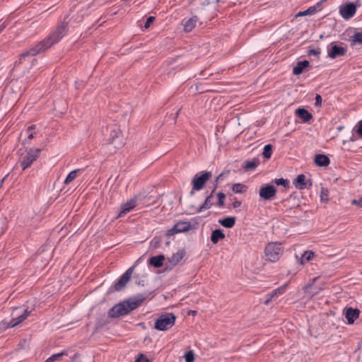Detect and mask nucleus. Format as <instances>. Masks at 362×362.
<instances>
[{
  "label": "nucleus",
  "mask_w": 362,
  "mask_h": 362,
  "mask_svg": "<svg viewBox=\"0 0 362 362\" xmlns=\"http://www.w3.org/2000/svg\"><path fill=\"white\" fill-rule=\"evenodd\" d=\"M68 30V25L66 23H62L56 27L47 37L39 42L36 45L25 50L19 57L18 63L21 64L23 59L29 56H35L40 53L44 52L50 48L54 44L59 42L60 40L65 35Z\"/></svg>",
  "instance_id": "f257e3e1"
},
{
  "label": "nucleus",
  "mask_w": 362,
  "mask_h": 362,
  "mask_svg": "<svg viewBox=\"0 0 362 362\" xmlns=\"http://www.w3.org/2000/svg\"><path fill=\"white\" fill-rule=\"evenodd\" d=\"M144 299V297L141 295L130 297L114 305L110 310L109 315L112 317L125 315L141 305Z\"/></svg>",
  "instance_id": "f03ea898"
},
{
  "label": "nucleus",
  "mask_w": 362,
  "mask_h": 362,
  "mask_svg": "<svg viewBox=\"0 0 362 362\" xmlns=\"http://www.w3.org/2000/svg\"><path fill=\"white\" fill-rule=\"evenodd\" d=\"M212 177V173L210 171L204 170L195 174L192 180V189L189 195L193 196L197 191L202 189L206 182Z\"/></svg>",
  "instance_id": "7ed1b4c3"
},
{
  "label": "nucleus",
  "mask_w": 362,
  "mask_h": 362,
  "mask_svg": "<svg viewBox=\"0 0 362 362\" xmlns=\"http://www.w3.org/2000/svg\"><path fill=\"white\" fill-rule=\"evenodd\" d=\"M175 320L173 313L163 314L156 320L154 328L160 331L168 330L175 325Z\"/></svg>",
  "instance_id": "20e7f679"
},
{
  "label": "nucleus",
  "mask_w": 362,
  "mask_h": 362,
  "mask_svg": "<svg viewBox=\"0 0 362 362\" xmlns=\"http://www.w3.org/2000/svg\"><path fill=\"white\" fill-rule=\"evenodd\" d=\"M283 252L281 244L279 243H269L264 249V253L268 260L270 262L277 261Z\"/></svg>",
  "instance_id": "39448f33"
},
{
  "label": "nucleus",
  "mask_w": 362,
  "mask_h": 362,
  "mask_svg": "<svg viewBox=\"0 0 362 362\" xmlns=\"http://www.w3.org/2000/svg\"><path fill=\"white\" fill-rule=\"evenodd\" d=\"M110 144H112L116 149L121 148L124 145V139L120 129L114 125L110 127V134L107 138Z\"/></svg>",
  "instance_id": "423d86ee"
},
{
  "label": "nucleus",
  "mask_w": 362,
  "mask_h": 362,
  "mask_svg": "<svg viewBox=\"0 0 362 362\" xmlns=\"http://www.w3.org/2000/svg\"><path fill=\"white\" fill-rule=\"evenodd\" d=\"M40 152V148H30L21 162L22 169L25 170L30 167L33 162L39 158Z\"/></svg>",
  "instance_id": "0eeeda50"
},
{
  "label": "nucleus",
  "mask_w": 362,
  "mask_h": 362,
  "mask_svg": "<svg viewBox=\"0 0 362 362\" xmlns=\"http://www.w3.org/2000/svg\"><path fill=\"white\" fill-rule=\"evenodd\" d=\"M31 311L20 307L15 308L11 313V320L16 326L23 322L30 314Z\"/></svg>",
  "instance_id": "6e6552de"
},
{
  "label": "nucleus",
  "mask_w": 362,
  "mask_h": 362,
  "mask_svg": "<svg viewBox=\"0 0 362 362\" xmlns=\"http://www.w3.org/2000/svg\"><path fill=\"white\" fill-rule=\"evenodd\" d=\"M347 49L345 47L337 45L336 42H331L327 46V57L331 59H336L346 54Z\"/></svg>",
  "instance_id": "1a4fd4ad"
},
{
  "label": "nucleus",
  "mask_w": 362,
  "mask_h": 362,
  "mask_svg": "<svg viewBox=\"0 0 362 362\" xmlns=\"http://www.w3.org/2000/svg\"><path fill=\"white\" fill-rule=\"evenodd\" d=\"M356 12V6L354 3H347L342 4L339 7V13L344 19H349L353 17Z\"/></svg>",
  "instance_id": "9d476101"
},
{
  "label": "nucleus",
  "mask_w": 362,
  "mask_h": 362,
  "mask_svg": "<svg viewBox=\"0 0 362 362\" xmlns=\"http://www.w3.org/2000/svg\"><path fill=\"white\" fill-rule=\"evenodd\" d=\"M185 255V251L184 249L179 250L176 253L173 254L165 263L166 269H172L182 259Z\"/></svg>",
  "instance_id": "9b49d317"
},
{
  "label": "nucleus",
  "mask_w": 362,
  "mask_h": 362,
  "mask_svg": "<svg viewBox=\"0 0 362 362\" xmlns=\"http://www.w3.org/2000/svg\"><path fill=\"white\" fill-rule=\"evenodd\" d=\"M276 193V187L272 185H265L259 189V196L265 200L272 199Z\"/></svg>",
  "instance_id": "f8f14e48"
},
{
  "label": "nucleus",
  "mask_w": 362,
  "mask_h": 362,
  "mask_svg": "<svg viewBox=\"0 0 362 362\" xmlns=\"http://www.w3.org/2000/svg\"><path fill=\"white\" fill-rule=\"evenodd\" d=\"M293 185L298 189H308L312 186V181H306L305 175L300 174L293 180Z\"/></svg>",
  "instance_id": "ddd939ff"
},
{
  "label": "nucleus",
  "mask_w": 362,
  "mask_h": 362,
  "mask_svg": "<svg viewBox=\"0 0 362 362\" xmlns=\"http://www.w3.org/2000/svg\"><path fill=\"white\" fill-rule=\"evenodd\" d=\"M136 203L137 199L136 198H133L122 204L121 205V210L117 216V218L122 217L131 211L136 206Z\"/></svg>",
  "instance_id": "4468645a"
},
{
  "label": "nucleus",
  "mask_w": 362,
  "mask_h": 362,
  "mask_svg": "<svg viewBox=\"0 0 362 362\" xmlns=\"http://www.w3.org/2000/svg\"><path fill=\"white\" fill-rule=\"evenodd\" d=\"M344 314L347 323L351 325L359 317L360 310L357 308H347L344 309Z\"/></svg>",
  "instance_id": "2eb2a0df"
},
{
  "label": "nucleus",
  "mask_w": 362,
  "mask_h": 362,
  "mask_svg": "<svg viewBox=\"0 0 362 362\" xmlns=\"http://www.w3.org/2000/svg\"><path fill=\"white\" fill-rule=\"evenodd\" d=\"M288 283H285L281 286L274 289L271 293L267 295V298L264 301L266 305H268L269 302L274 298H277L278 296L282 295L285 293L287 289Z\"/></svg>",
  "instance_id": "dca6fc26"
},
{
  "label": "nucleus",
  "mask_w": 362,
  "mask_h": 362,
  "mask_svg": "<svg viewBox=\"0 0 362 362\" xmlns=\"http://www.w3.org/2000/svg\"><path fill=\"white\" fill-rule=\"evenodd\" d=\"M132 273H124L121 277L114 284L115 291H121L131 279Z\"/></svg>",
  "instance_id": "f3484780"
},
{
  "label": "nucleus",
  "mask_w": 362,
  "mask_h": 362,
  "mask_svg": "<svg viewBox=\"0 0 362 362\" xmlns=\"http://www.w3.org/2000/svg\"><path fill=\"white\" fill-rule=\"evenodd\" d=\"M165 257L163 255H158L150 257L148 260V263L150 266L154 268H160L164 264Z\"/></svg>",
  "instance_id": "a211bd4d"
},
{
  "label": "nucleus",
  "mask_w": 362,
  "mask_h": 362,
  "mask_svg": "<svg viewBox=\"0 0 362 362\" xmlns=\"http://www.w3.org/2000/svg\"><path fill=\"white\" fill-rule=\"evenodd\" d=\"M198 21V17L194 16L189 19H184L182 21V24L184 25V30L185 32H191L193 28L195 27Z\"/></svg>",
  "instance_id": "6ab92c4d"
},
{
  "label": "nucleus",
  "mask_w": 362,
  "mask_h": 362,
  "mask_svg": "<svg viewBox=\"0 0 362 362\" xmlns=\"http://www.w3.org/2000/svg\"><path fill=\"white\" fill-rule=\"evenodd\" d=\"M315 163L320 167H326L329 165L330 160L329 157L325 154H317L314 159Z\"/></svg>",
  "instance_id": "aec40b11"
},
{
  "label": "nucleus",
  "mask_w": 362,
  "mask_h": 362,
  "mask_svg": "<svg viewBox=\"0 0 362 362\" xmlns=\"http://www.w3.org/2000/svg\"><path fill=\"white\" fill-rule=\"evenodd\" d=\"M296 115L300 118L303 122H309L312 118L313 115L311 113H310L307 110L304 108H298L296 110Z\"/></svg>",
  "instance_id": "412c9836"
},
{
  "label": "nucleus",
  "mask_w": 362,
  "mask_h": 362,
  "mask_svg": "<svg viewBox=\"0 0 362 362\" xmlns=\"http://www.w3.org/2000/svg\"><path fill=\"white\" fill-rule=\"evenodd\" d=\"M310 63L308 60L300 61L296 66L293 67V74L294 75H300L304 69L309 66Z\"/></svg>",
  "instance_id": "4be33fe9"
},
{
  "label": "nucleus",
  "mask_w": 362,
  "mask_h": 362,
  "mask_svg": "<svg viewBox=\"0 0 362 362\" xmlns=\"http://www.w3.org/2000/svg\"><path fill=\"white\" fill-rule=\"evenodd\" d=\"M213 197L214 194L210 193V194L206 197L204 203L197 209V212L200 213L204 210L210 209L214 204L212 202Z\"/></svg>",
  "instance_id": "5701e85b"
},
{
  "label": "nucleus",
  "mask_w": 362,
  "mask_h": 362,
  "mask_svg": "<svg viewBox=\"0 0 362 362\" xmlns=\"http://www.w3.org/2000/svg\"><path fill=\"white\" fill-rule=\"evenodd\" d=\"M225 238V234L221 229H216L212 231L211 235V241L216 244L219 240Z\"/></svg>",
  "instance_id": "b1692460"
},
{
  "label": "nucleus",
  "mask_w": 362,
  "mask_h": 362,
  "mask_svg": "<svg viewBox=\"0 0 362 362\" xmlns=\"http://www.w3.org/2000/svg\"><path fill=\"white\" fill-rule=\"evenodd\" d=\"M236 218L234 216H228L223 219H220L218 223L226 228H231L235 224Z\"/></svg>",
  "instance_id": "393cba45"
},
{
  "label": "nucleus",
  "mask_w": 362,
  "mask_h": 362,
  "mask_svg": "<svg viewBox=\"0 0 362 362\" xmlns=\"http://www.w3.org/2000/svg\"><path fill=\"white\" fill-rule=\"evenodd\" d=\"M69 353V351L68 349H64L59 353L52 354L45 362H55L56 361H59L62 357L68 356Z\"/></svg>",
  "instance_id": "a878e982"
},
{
  "label": "nucleus",
  "mask_w": 362,
  "mask_h": 362,
  "mask_svg": "<svg viewBox=\"0 0 362 362\" xmlns=\"http://www.w3.org/2000/svg\"><path fill=\"white\" fill-rule=\"evenodd\" d=\"M315 257V253L312 250H307L303 252L300 258V262L301 264L309 262Z\"/></svg>",
  "instance_id": "bb28decb"
},
{
  "label": "nucleus",
  "mask_w": 362,
  "mask_h": 362,
  "mask_svg": "<svg viewBox=\"0 0 362 362\" xmlns=\"http://www.w3.org/2000/svg\"><path fill=\"white\" fill-rule=\"evenodd\" d=\"M16 327L11 319H4L0 322V331L4 332L9 328Z\"/></svg>",
  "instance_id": "cd10ccee"
},
{
  "label": "nucleus",
  "mask_w": 362,
  "mask_h": 362,
  "mask_svg": "<svg viewBox=\"0 0 362 362\" xmlns=\"http://www.w3.org/2000/svg\"><path fill=\"white\" fill-rule=\"evenodd\" d=\"M191 223L187 221L179 222L175 224V228L179 233L185 232L190 229Z\"/></svg>",
  "instance_id": "c85d7f7f"
},
{
  "label": "nucleus",
  "mask_w": 362,
  "mask_h": 362,
  "mask_svg": "<svg viewBox=\"0 0 362 362\" xmlns=\"http://www.w3.org/2000/svg\"><path fill=\"white\" fill-rule=\"evenodd\" d=\"M247 187L241 183L234 184L232 187V190L233 192L237 194H242L246 192Z\"/></svg>",
  "instance_id": "c756f323"
},
{
  "label": "nucleus",
  "mask_w": 362,
  "mask_h": 362,
  "mask_svg": "<svg viewBox=\"0 0 362 362\" xmlns=\"http://www.w3.org/2000/svg\"><path fill=\"white\" fill-rule=\"evenodd\" d=\"M316 11H317V6H313L309 7L308 9H306L304 11L298 12L296 15V17H300V16H304L312 15V14L315 13L316 12Z\"/></svg>",
  "instance_id": "7c9ffc66"
},
{
  "label": "nucleus",
  "mask_w": 362,
  "mask_h": 362,
  "mask_svg": "<svg viewBox=\"0 0 362 362\" xmlns=\"http://www.w3.org/2000/svg\"><path fill=\"white\" fill-rule=\"evenodd\" d=\"M258 164H259V162L255 160H246L245 162L244 169L247 171L253 170L257 167Z\"/></svg>",
  "instance_id": "2f4dec72"
},
{
  "label": "nucleus",
  "mask_w": 362,
  "mask_h": 362,
  "mask_svg": "<svg viewBox=\"0 0 362 362\" xmlns=\"http://www.w3.org/2000/svg\"><path fill=\"white\" fill-rule=\"evenodd\" d=\"M272 148L273 146L272 144H267L264 146L262 153L263 157L264 158L269 159L271 158L272 154Z\"/></svg>",
  "instance_id": "473e14b6"
},
{
  "label": "nucleus",
  "mask_w": 362,
  "mask_h": 362,
  "mask_svg": "<svg viewBox=\"0 0 362 362\" xmlns=\"http://www.w3.org/2000/svg\"><path fill=\"white\" fill-rule=\"evenodd\" d=\"M79 171L80 170L77 169L70 172L64 182V184L68 185L71 182L77 177L78 173Z\"/></svg>",
  "instance_id": "72a5a7b5"
},
{
  "label": "nucleus",
  "mask_w": 362,
  "mask_h": 362,
  "mask_svg": "<svg viewBox=\"0 0 362 362\" xmlns=\"http://www.w3.org/2000/svg\"><path fill=\"white\" fill-rule=\"evenodd\" d=\"M351 42L353 45L359 44L362 45V32L354 34L351 36Z\"/></svg>",
  "instance_id": "f704fd0d"
},
{
  "label": "nucleus",
  "mask_w": 362,
  "mask_h": 362,
  "mask_svg": "<svg viewBox=\"0 0 362 362\" xmlns=\"http://www.w3.org/2000/svg\"><path fill=\"white\" fill-rule=\"evenodd\" d=\"M272 182L275 183L276 185H282L285 188L289 187V181L286 179L276 178L272 180Z\"/></svg>",
  "instance_id": "c9c22d12"
},
{
  "label": "nucleus",
  "mask_w": 362,
  "mask_h": 362,
  "mask_svg": "<svg viewBox=\"0 0 362 362\" xmlns=\"http://www.w3.org/2000/svg\"><path fill=\"white\" fill-rule=\"evenodd\" d=\"M218 202L216 203L217 206L219 207H222L224 205V201L226 199V194L223 192L217 193Z\"/></svg>",
  "instance_id": "e433bc0d"
},
{
  "label": "nucleus",
  "mask_w": 362,
  "mask_h": 362,
  "mask_svg": "<svg viewBox=\"0 0 362 362\" xmlns=\"http://www.w3.org/2000/svg\"><path fill=\"white\" fill-rule=\"evenodd\" d=\"M185 362H193L194 359V353L192 351H187L185 355Z\"/></svg>",
  "instance_id": "4c0bfd02"
},
{
  "label": "nucleus",
  "mask_w": 362,
  "mask_h": 362,
  "mask_svg": "<svg viewBox=\"0 0 362 362\" xmlns=\"http://www.w3.org/2000/svg\"><path fill=\"white\" fill-rule=\"evenodd\" d=\"M307 54L308 56L315 55L317 58H319L320 54V49L317 48V49H308V52H307Z\"/></svg>",
  "instance_id": "58836bf2"
},
{
  "label": "nucleus",
  "mask_w": 362,
  "mask_h": 362,
  "mask_svg": "<svg viewBox=\"0 0 362 362\" xmlns=\"http://www.w3.org/2000/svg\"><path fill=\"white\" fill-rule=\"evenodd\" d=\"M135 362H151L144 354H139L136 357Z\"/></svg>",
  "instance_id": "ea45409f"
},
{
  "label": "nucleus",
  "mask_w": 362,
  "mask_h": 362,
  "mask_svg": "<svg viewBox=\"0 0 362 362\" xmlns=\"http://www.w3.org/2000/svg\"><path fill=\"white\" fill-rule=\"evenodd\" d=\"M229 173H230L229 170L223 171V173H221L220 175H218L216 177V178L215 180V182H218V183L221 182L223 180L224 177L226 175H228L229 174Z\"/></svg>",
  "instance_id": "a19ab883"
},
{
  "label": "nucleus",
  "mask_w": 362,
  "mask_h": 362,
  "mask_svg": "<svg viewBox=\"0 0 362 362\" xmlns=\"http://www.w3.org/2000/svg\"><path fill=\"white\" fill-rule=\"evenodd\" d=\"M320 197H321V199L322 200L327 201L328 200V191H327V189H325L322 188V190H321Z\"/></svg>",
  "instance_id": "79ce46f5"
},
{
  "label": "nucleus",
  "mask_w": 362,
  "mask_h": 362,
  "mask_svg": "<svg viewBox=\"0 0 362 362\" xmlns=\"http://www.w3.org/2000/svg\"><path fill=\"white\" fill-rule=\"evenodd\" d=\"M155 21V17L153 16H149L145 23L144 28H148L150 27V25Z\"/></svg>",
  "instance_id": "37998d69"
},
{
  "label": "nucleus",
  "mask_w": 362,
  "mask_h": 362,
  "mask_svg": "<svg viewBox=\"0 0 362 362\" xmlns=\"http://www.w3.org/2000/svg\"><path fill=\"white\" fill-rule=\"evenodd\" d=\"M356 133L360 136H362V120L359 121L356 126Z\"/></svg>",
  "instance_id": "c03bdc74"
},
{
  "label": "nucleus",
  "mask_w": 362,
  "mask_h": 362,
  "mask_svg": "<svg viewBox=\"0 0 362 362\" xmlns=\"http://www.w3.org/2000/svg\"><path fill=\"white\" fill-rule=\"evenodd\" d=\"M177 228H175V225L170 229H169L167 233H166V235L167 236H170V235H173L175 233H179L178 231H177Z\"/></svg>",
  "instance_id": "a18cd8bd"
},
{
  "label": "nucleus",
  "mask_w": 362,
  "mask_h": 362,
  "mask_svg": "<svg viewBox=\"0 0 362 362\" xmlns=\"http://www.w3.org/2000/svg\"><path fill=\"white\" fill-rule=\"evenodd\" d=\"M322 97L320 96V95L319 94H317L316 96H315V106H321L322 105Z\"/></svg>",
  "instance_id": "49530a36"
},
{
  "label": "nucleus",
  "mask_w": 362,
  "mask_h": 362,
  "mask_svg": "<svg viewBox=\"0 0 362 362\" xmlns=\"http://www.w3.org/2000/svg\"><path fill=\"white\" fill-rule=\"evenodd\" d=\"M151 244L154 247H158L160 244V239L157 238H154L153 240L151 241Z\"/></svg>",
  "instance_id": "de8ad7c7"
},
{
  "label": "nucleus",
  "mask_w": 362,
  "mask_h": 362,
  "mask_svg": "<svg viewBox=\"0 0 362 362\" xmlns=\"http://www.w3.org/2000/svg\"><path fill=\"white\" fill-rule=\"evenodd\" d=\"M242 204V202L239 200H235L233 203V208H238L241 206Z\"/></svg>",
  "instance_id": "09e8293b"
},
{
  "label": "nucleus",
  "mask_w": 362,
  "mask_h": 362,
  "mask_svg": "<svg viewBox=\"0 0 362 362\" xmlns=\"http://www.w3.org/2000/svg\"><path fill=\"white\" fill-rule=\"evenodd\" d=\"M218 182H214V185H213V189H212V190L211 192V194H214L215 193V191H216V189L218 187Z\"/></svg>",
  "instance_id": "8fccbe9b"
},
{
  "label": "nucleus",
  "mask_w": 362,
  "mask_h": 362,
  "mask_svg": "<svg viewBox=\"0 0 362 362\" xmlns=\"http://www.w3.org/2000/svg\"><path fill=\"white\" fill-rule=\"evenodd\" d=\"M6 22H4L0 25V33L2 32V30L6 28Z\"/></svg>",
  "instance_id": "3c124183"
},
{
  "label": "nucleus",
  "mask_w": 362,
  "mask_h": 362,
  "mask_svg": "<svg viewBox=\"0 0 362 362\" xmlns=\"http://www.w3.org/2000/svg\"><path fill=\"white\" fill-rule=\"evenodd\" d=\"M35 129V124H33V125L30 126V127L28 128L27 131H28V132H30L32 130H33V129Z\"/></svg>",
  "instance_id": "603ef678"
},
{
  "label": "nucleus",
  "mask_w": 362,
  "mask_h": 362,
  "mask_svg": "<svg viewBox=\"0 0 362 362\" xmlns=\"http://www.w3.org/2000/svg\"><path fill=\"white\" fill-rule=\"evenodd\" d=\"M362 202V199H360L359 201H357V200H353L352 203L354 204H358V205H360V202Z\"/></svg>",
  "instance_id": "864d4df0"
},
{
  "label": "nucleus",
  "mask_w": 362,
  "mask_h": 362,
  "mask_svg": "<svg viewBox=\"0 0 362 362\" xmlns=\"http://www.w3.org/2000/svg\"><path fill=\"white\" fill-rule=\"evenodd\" d=\"M134 268H135V265H133L132 267H129L126 272H134Z\"/></svg>",
  "instance_id": "5fc2aeb1"
},
{
  "label": "nucleus",
  "mask_w": 362,
  "mask_h": 362,
  "mask_svg": "<svg viewBox=\"0 0 362 362\" xmlns=\"http://www.w3.org/2000/svg\"><path fill=\"white\" fill-rule=\"evenodd\" d=\"M33 137H34V134H33V132H30V133L28 136V139H33Z\"/></svg>",
  "instance_id": "6e6d98bb"
},
{
  "label": "nucleus",
  "mask_w": 362,
  "mask_h": 362,
  "mask_svg": "<svg viewBox=\"0 0 362 362\" xmlns=\"http://www.w3.org/2000/svg\"><path fill=\"white\" fill-rule=\"evenodd\" d=\"M196 311H194V310H190L189 311V313L192 314V315H195L196 314Z\"/></svg>",
  "instance_id": "4d7b16f0"
},
{
  "label": "nucleus",
  "mask_w": 362,
  "mask_h": 362,
  "mask_svg": "<svg viewBox=\"0 0 362 362\" xmlns=\"http://www.w3.org/2000/svg\"><path fill=\"white\" fill-rule=\"evenodd\" d=\"M181 109H179L176 113V115L177 116L179 115V112H180Z\"/></svg>",
  "instance_id": "13d9d810"
},
{
  "label": "nucleus",
  "mask_w": 362,
  "mask_h": 362,
  "mask_svg": "<svg viewBox=\"0 0 362 362\" xmlns=\"http://www.w3.org/2000/svg\"><path fill=\"white\" fill-rule=\"evenodd\" d=\"M353 137H354V136H352V137L351 138V140L352 141H354L355 140Z\"/></svg>",
  "instance_id": "bf43d9fd"
},
{
  "label": "nucleus",
  "mask_w": 362,
  "mask_h": 362,
  "mask_svg": "<svg viewBox=\"0 0 362 362\" xmlns=\"http://www.w3.org/2000/svg\"><path fill=\"white\" fill-rule=\"evenodd\" d=\"M342 128H343L342 127H338V129H339V130H341Z\"/></svg>",
  "instance_id": "052dcab7"
},
{
  "label": "nucleus",
  "mask_w": 362,
  "mask_h": 362,
  "mask_svg": "<svg viewBox=\"0 0 362 362\" xmlns=\"http://www.w3.org/2000/svg\"><path fill=\"white\" fill-rule=\"evenodd\" d=\"M322 4V1L317 3V6L320 5Z\"/></svg>",
  "instance_id": "680f3d73"
},
{
  "label": "nucleus",
  "mask_w": 362,
  "mask_h": 362,
  "mask_svg": "<svg viewBox=\"0 0 362 362\" xmlns=\"http://www.w3.org/2000/svg\"><path fill=\"white\" fill-rule=\"evenodd\" d=\"M310 286H307V287L305 288H306V290H307V289H308Z\"/></svg>",
  "instance_id": "e2e57ef3"
}]
</instances>
